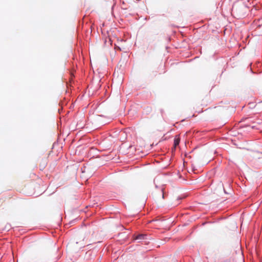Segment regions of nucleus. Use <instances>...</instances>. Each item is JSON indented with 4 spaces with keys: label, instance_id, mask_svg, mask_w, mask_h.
I'll use <instances>...</instances> for the list:
<instances>
[{
    "label": "nucleus",
    "instance_id": "obj_1",
    "mask_svg": "<svg viewBox=\"0 0 262 262\" xmlns=\"http://www.w3.org/2000/svg\"><path fill=\"white\" fill-rule=\"evenodd\" d=\"M147 235L144 234H140L134 237V239L136 240H142L146 239Z\"/></svg>",
    "mask_w": 262,
    "mask_h": 262
},
{
    "label": "nucleus",
    "instance_id": "obj_4",
    "mask_svg": "<svg viewBox=\"0 0 262 262\" xmlns=\"http://www.w3.org/2000/svg\"><path fill=\"white\" fill-rule=\"evenodd\" d=\"M154 196H155V198H158V196H157L158 192H157V191H155L154 192Z\"/></svg>",
    "mask_w": 262,
    "mask_h": 262
},
{
    "label": "nucleus",
    "instance_id": "obj_2",
    "mask_svg": "<svg viewBox=\"0 0 262 262\" xmlns=\"http://www.w3.org/2000/svg\"><path fill=\"white\" fill-rule=\"evenodd\" d=\"M180 139L179 136H176L174 140V147L176 148L177 145L180 143Z\"/></svg>",
    "mask_w": 262,
    "mask_h": 262
},
{
    "label": "nucleus",
    "instance_id": "obj_3",
    "mask_svg": "<svg viewBox=\"0 0 262 262\" xmlns=\"http://www.w3.org/2000/svg\"><path fill=\"white\" fill-rule=\"evenodd\" d=\"M159 193V196H162V198L164 199V192H163V188H161L160 189Z\"/></svg>",
    "mask_w": 262,
    "mask_h": 262
}]
</instances>
